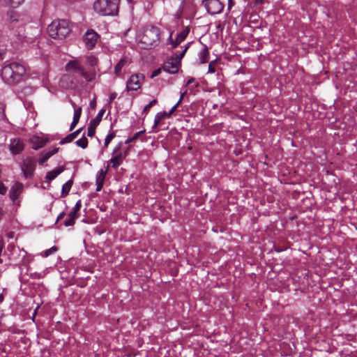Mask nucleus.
Segmentation results:
<instances>
[{
  "mask_svg": "<svg viewBox=\"0 0 357 357\" xmlns=\"http://www.w3.org/2000/svg\"><path fill=\"white\" fill-rule=\"evenodd\" d=\"M123 161V153H119L110 160V163L114 169H116Z\"/></svg>",
  "mask_w": 357,
  "mask_h": 357,
  "instance_id": "nucleus-21",
  "label": "nucleus"
},
{
  "mask_svg": "<svg viewBox=\"0 0 357 357\" xmlns=\"http://www.w3.org/2000/svg\"><path fill=\"white\" fill-rule=\"evenodd\" d=\"M71 24L67 20H56L47 26L49 36L56 40L66 38L71 32Z\"/></svg>",
  "mask_w": 357,
  "mask_h": 357,
  "instance_id": "nucleus-3",
  "label": "nucleus"
},
{
  "mask_svg": "<svg viewBox=\"0 0 357 357\" xmlns=\"http://www.w3.org/2000/svg\"><path fill=\"white\" fill-rule=\"evenodd\" d=\"M116 98V93H112L109 96V102H112L115 98Z\"/></svg>",
  "mask_w": 357,
  "mask_h": 357,
  "instance_id": "nucleus-42",
  "label": "nucleus"
},
{
  "mask_svg": "<svg viewBox=\"0 0 357 357\" xmlns=\"http://www.w3.org/2000/svg\"><path fill=\"white\" fill-rule=\"evenodd\" d=\"M119 0H96L93 3L95 12L102 16L116 15Z\"/></svg>",
  "mask_w": 357,
  "mask_h": 357,
  "instance_id": "nucleus-4",
  "label": "nucleus"
},
{
  "mask_svg": "<svg viewBox=\"0 0 357 357\" xmlns=\"http://www.w3.org/2000/svg\"><path fill=\"white\" fill-rule=\"evenodd\" d=\"M56 250H57V248L56 246H53L51 248L47 250L45 252V255L46 257H47V256L52 255V253H54V252H56Z\"/></svg>",
  "mask_w": 357,
  "mask_h": 357,
  "instance_id": "nucleus-34",
  "label": "nucleus"
},
{
  "mask_svg": "<svg viewBox=\"0 0 357 357\" xmlns=\"http://www.w3.org/2000/svg\"><path fill=\"white\" fill-rule=\"evenodd\" d=\"M64 171L63 167H59L56 169L48 172L46 174V179L48 181H52L58 175H59L61 173H62Z\"/></svg>",
  "mask_w": 357,
  "mask_h": 357,
  "instance_id": "nucleus-18",
  "label": "nucleus"
},
{
  "mask_svg": "<svg viewBox=\"0 0 357 357\" xmlns=\"http://www.w3.org/2000/svg\"><path fill=\"white\" fill-rule=\"evenodd\" d=\"M109 167V165H107L105 170L101 169L99 172L98 174L97 175L96 181H98L104 183V181H105V176H106V174H107V171Z\"/></svg>",
  "mask_w": 357,
  "mask_h": 357,
  "instance_id": "nucleus-27",
  "label": "nucleus"
},
{
  "mask_svg": "<svg viewBox=\"0 0 357 357\" xmlns=\"http://www.w3.org/2000/svg\"><path fill=\"white\" fill-rule=\"evenodd\" d=\"M6 190H7L6 188L3 184H1L0 185V194L1 195L6 194Z\"/></svg>",
  "mask_w": 357,
  "mask_h": 357,
  "instance_id": "nucleus-41",
  "label": "nucleus"
},
{
  "mask_svg": "<svg viewBox=\"0 0 357 357\" xmlns=\"http://www.w3.org/2000/svg\"><path fill=\"white\" fill-rule=\"evenodd\" d=\"M115 136H116V134H115L114 131H112V132H110L109 134L107 135V136L106 137V138L105 139V143H104L105 147H107L109 145L110 142L115 137Z\"/></svg>",
  "mask_w": 357,
  "mask_h": 357,
  "instance_id": "nucleus-30",
  "label": "nucleus"
},
{
  "mask_svg": "<svg viewBox=\"0 0 357 357\" xmlns=\"http://www.w3.org/2000/svg\"><path fill=\"white\" fill-rule=\"evenodd\" d=\"M128 63L127 58L124 57L120 59L117 64L114 66V73L116 75L119 76L121 73V70Z\"/></svg>",
  "mask_w": 357,
  "mask_h": 357,
  "instance_id": "nucleus-20",
  "label": "nucleus"
},
{
  "mask_svg": "<svg viewBox=\"0 0 357 357\" xmlns=\"http://www.w3.org/2000/svg\"><path fill=\"white\" fill-rule=\"evenodd\" d=\"M134 141V139H132V137H131L130 139H128L126 141V144H129L130 142Z\"/></svg>",
  "mask_w": 357,
  "mask_h": 357,
  "instance_id": "nucleus-48",
  "label": "nucleus"
},
{
  "mask_svg": "<svg viewBox=\"0 0 357 357\" xmlns=\"http://www.w3.org/2000/svg\"><path fill=\"white\" fill-rule=\"evenodd\" d=\"M25 73L26 69L23 65L13 62L2 68L1 76L7 84L14 85L22 80Z\"/></svg>",
  "mask_w": 357,
  "mask_h": 357,
  "instance_id": "nucleus-2",
  "label": "nucleus"
},
{
  "mask_svg": "<svg viewBox=\"0 0 357 357\" xmlns=\"http://www.w3.org/2000/svg\"><path fill=\"white\" fill-rule=\"evenodd\" d=\"M144 79L143 74H134L130 76L126 82L127 90L136 91L141 87V83Z\"/></svg>",
  "mask_w": 357,
  "mask_h": 357,
  "instance_id": "nucleus-8",
  "label": "nucleus"
},
{
  "mask_svg": "<svg viewBox=\"0 0 357 357\" xmlns=\"http://www.w3.org/2000/svg\"><path fill=\"white\" fill-rule=\"evenodd\" d=\"M145 132V130H142V131H139V132H136L134 136L132 137V139L135 140L136 139H137L142 134H143L144 132Z\"/></svg>",
  "mask_w": 357,
  "mask_h": 357,
  "instance_id": "nucleus-40",
  "label": "nucleus"
},
{
  "mask_svg": "<svg viewBox=\"0 0 357 357\" xmlns=\"http://www.w3.org/2000/svg\"><path fill=\"white\" fill-rule=\"evenodd\" d=\"M190 32V28L188 26L185 27L183 31H181L176 36L174 40L171 42L172 47L173 49L176 48L181 42H183L187 37Z\"/></svg>",
  "mask_w": 357,
  "mask_h": 357,
  "instance_id": "nucleus-14",
  "label": "nucleus"
},
{
  "mask_svg": "<svg viewBox=\"0 0 357 357\" xmlns=\"http://www.w3.org/2000/svg\"><path fill=\"white\" fill-rule=\"evenodd\" d=\"M71 103H72V105L73 106V107H75V104L71 101Z\"/></svg>",
  "mask_w": 357,
  "mask_h": 357,
  "instance_id": "nucleus-53",
  "label": "nucleus"
},
{
  "mask_svg": "<svg viewBox=\"0 0 357 357\" xmlns=\"http://www.w3.org/2000/svg\"><path fill=\"white\" fill-rule=\"evenodd\" d=\"M24 0H0L1 4L13 8L20 6Z\"/></svg>",
  "mask_w": 357,
  "mask_h": 357,
  "instance_id": "nucleus-22",
  "label": "nucleus"
},
{
  "mask_svg": "<svg viewBox=\"0 0 357 357\" xmlns=\"http://www.w3.org/2000/svg\"><path fill=\"white\" fill-rule=\"evenodd\" d=\"M96 191H100L101 189L102 188V186H103V183L102 182H100V181H96Z\"/></svg>",
  "mask_w": 357,
  "mask_h": 357,
  "instance_id": "nucleus-38",
  "label": "nucleus"
},
{
  "mask_svg": "<svg viewBox=\"0 0 357 357\" xmlns=\"http://www.w3.org/2000/svg\"><path fill=\"white\" fill-rule=\"evenodd\" d=\"M36 141H37V143L38 144L37 145H33V149H38L43 146H44L47 142H48L47 139H39V138H36Z\"/></svg>",
  "mask_w": 357,
  "mask_h": 357,
  "instance_id": "nucleus-29",
  "label": "nucleus"
},
{
  "mask_svg": "<svg viewBox=\"0 0 357 357\" xmlns=\"http://www.w3.org/2000/svg\"><path fill=\"white\" fill-rule=\"evenodd\" d=\"M59 149L54 148L51 151H43L40 153V160L38 164L43 165L51 156L56 154L59 151Z\"/></svg>",
  "mask_w": 357,
  "mask_h": 357,
  "instance_id": "nucleus-15",
  "label": "nucleus"
},
{
  "mask_svg": "<svg viewBox=\"0 0 357 357\" xmlns=\"http://www.w3.org/2000/svg\"><path fill=\"white\" fill-rule=\"evenodd\" d=\"M208 73H215V68L213 66V62H211L208 65Z\"/></svg>",
  "mask_w": 357,
  "mask_h": 357,
  "instance_id": "nucleus-39",
  "label": "nucleus"
},
{
  "mask_svg": "<svg viewBox=\"0 0 357 357\" xmlns=\"http://www.w3.org/2000/svg\"><path fill=\"white\" fill-rule=\"evenodd\" d=\"M36 162L31 158H27L23 160L22 170L26 178L31 177L36 169Z\"/></svg>",
  "mask_w": 357,
  "mask_h": 357,
  "instance_id": "nucleus-10",
  "label": "nucleus"
},
{
  "mask_svg": "<svg viewBox=\"0 0 357 357\" xmlns=\"http://www.w3.org/2000/svg\"><path fill=\"white\" fill-rule=\"evenodd\" d=\"M24 148V144L21 139L18 137L10 139L8 149L12 154L17 155L23 151Z\"/></svg>",
  "mask_w": 357,
  "mask_h": 357,
  "instance_id": "nucleus-11",
  "label": "nucleus"
},
{
  "mask_svg": "<svg viewBox=\"0 0 357 357\" xmlns=\"http://www.w3.org/2000/svg\"><path fill=\"white\" fill-rule=\"evenodd\" d=\"M160 73H161V69L160 68L155 69V70L153 71V73L151 74V78L155 77L159 75Z\"/></svg>",
  "mask_w": 357,
  "mask_h": 357,
  "instance_id": "nucleus-37",
  "label": "nucleus"
},
{
  "mask_svg": "<svg viewBox=\"0 0 357 357\" xmlns=\"http://www.w3.org/2000/svg\"><path fill=\"white\" fill-rule=\"evenodd\" d=\"M202 4L211 15L220 13L224 8V5L219 0H203Z\"/></svg>",
  "mask_w": 357,
  "mask_h": 357,
  "instance_id": "nucleus-7",
  "label": "nucleus"
},
{
  "mask_svg": "<svg viewBox=\"0 0 357 357\" xmlns=\"http://www.w3.org/2000/svg\"><path fill=\"white\" fill-rule=\"evenodd\" d=\"M96 127L97 126H94L93 124H91L89 123L88 128H87V135L89 137H93L95 135Z\"/></svg>",
  "mask_w": 357,
  "mask_h": 357,
  "instance_id": "nucleus-31",
  "label": "nucleus"
},
{
  "mask_svg": "<svg viewBox=\"0 0 357 357\" xmlns=\"http://www.w3.org/2000/svg\"><path fill=\"white\" fill-rule=\"evenodd\" d=\"M65 215H66L65 212H62V213H61L59 215V216L57 217V219H56V223L59 220H61V219L65 216Z\"/></svg>",
  "mask_w": 357,
  "mask_h": 357,
  "instance_id": "nucleus-43",
  "label": "nucleus"
},
{
  "mask_svg": "<svg viewBox=\"0 0 357 357\" xmlns=\"http://www.w3.org/2000/svg\"><path fill=\"white\" fill-rule=\"evenodd\" d=\"M105 109H102L99 111L98 114H97V116H96L95 119H92L91 121H90V123L91 124H93L96 126H98L99 125V123H100L101 120H102V116L105 113Z\"/></svg>",
  "mask_w": 357,
  "mask_h": 357,
  "instance_id": "nucleus-25",
  "label": "nucleus"
},
{
  "mask_svg": "<svg viewBox=\"0 0 357 357\" xmlns=\"http://www.w3.org/2000/svg\"><path fill=\"white\" fill-rule=\"evenodd\" d=\"M179 104L180 101H178L177 103L170 109V111L168 113L167 112V117H169L176 111Z\"/></svg>",
  "mask_w": 357,
  "mask_h": 357,
  "instance_id": "nucleus-36",
  "label": "nucleus"
},
{
  "mask_svg": "<svg viewBox=\"0 0 357 357\" xmlns=\"http://www.w3.org/2000/svg\"><path fill=\"white\" fill-rule=\"evenodd\" d=\"M75 144L77 146L82 149H86L88 146V139L84 135H83V137L81 139L75 142Z\"/></svg>",
  "mask_w": 357,
  "mask_h": 357,
  "instance_id": "nucleus-26",
  "label": "nucleus"
},
{
  "mask_svg": "<svg viewBox=\"0 0 357 357\" xmlns=\"http://www.w3.org/2000/svg\"><path fill=\"white\" fill-rule=\"evenodd\" d=\"M195 83V86L196 88L199 87V82H196L195 83V79L194 77H190L188 82H187V85L188 86H190L192 84H194Z\"/></svg>",
  "mask_w": 357,
  "mask_h": 357,
  "instance_id": "nucleus-35",
  "label": "nucleus"
},
{
  "mask_svg": "<svg viewBox=\"0 0 357 357\" xmlns=\"http://www.w3.org/2000/svg\"><path fill=\"white\" fill-rule=\"evenodd\" d=\"M119 149V146H117L114 149V153H116L118 151V150Z\"/></svg>",
  "mask_w": 357,
  "mask_h": 357,
  "instance_id": "nucleus-50",
  "label": "nucleus"
},
{
  "mask_svg": "<svg viewBox=\"0 0 357 357\" xmlns=\"http://www.w3.org/2000/svg\"><path fill=\"white\" fill-rule=\"evenodd\" d=\"M185 93H186V92L185 91V92H183V93H182L181 94V96H180V98H179V100H178V101H180V102H181L182 101V100L183 99V98H184V96H185Z\"/></svg>",
  "mask_w": 357,
  "mask_h": 357,
  "instance_id": "nucleus-46",
  "label": "nucleus"
},
{
  "mask_svg": "<svg viewBox=\"0 0 357 357\" xmlns=\"http://www.w3.org/2000/svg\"><path fill=\"white\" fill-rule=\"evenodd\" d=\"M23 185L21 183L16 182L10 188L9 192V197L14 204L17 200L20 195L22 192Z\"/></svg>",
  "mask_w": 357,
  "mask_h": 357,
  "instance_id": "nucleus-13",
  "label": "nucleus"
},
{
  "mask_svg": "<svg viewBox=\"0 0 357 357\" xmlns=\"http://www.w3.org/2000/svg\"><path fill=\"white\" fill-rule=\"evenodd\" d=\"M209 57V52L207 46L206 45H203L202 50L199 53V59L200 60L201 63H206L208 61Z\"/></svg>",
  "mask_w": 357,
  "mask_h": 357,
  "instance_id": "nucleus-16",
  "label": "nucleus"
},
{
  "mask_svg": "<svg viewBox=\"0 0 357 357\" xmlns=\"http://www.w3.org/2000/svg\"><path fill=\"white\" fill-rule=\"evenodd\" d=\"M234 5L232 0H228V8L230 9Z\"/></svg>",
  "mask_w": 357,
  "mask_h": 357,
  "instance_id": "nucleus-44",
  "label": "nucleus"
},
{
  "mask_svg": "<svg viewBox=\"0 0 357 357\" xmlns=\"http://www.w3.org/2000/svg\"><path fill=\"white\" fill-rule=\"evenodd\" d=\"M172 40H174L172 39V33H170V35H169V38H168V42H169V44H171V42H172Z\"/></svg>",
  "mask_w": 357,
  "mask_h": 357,
  "instance_id": "nucleus-47",
  "label": "nucleus"
},
{
  "mask_svg": "<svg viewBox=\"0 0 357 357\" xmlns=\"http://www.w3.org/2000/svg\"><path fill=\"white\" fill-rule=\"evenodd\" d=\"M82 130V128H79L75 130V132L68 135L66 137H64L60 141V144H64L66 143L71 142L74 139H75L77 137V135L80 133Z\"/></svg>",
  "mask_w": 357,
  "mask_h": 357,
  "instance_id": "nucleus-19",
  "label": "nucleus"
},
{
  "mask_svg": "<svg viewBox=\"0 0 357 357\" xmlns=\"http://www.w3.org/2000/svg\"><path fill=\"white\" fill-rule=\"evenodd\" d=\"M167 112H158L156 114L154 119V125L153 126V128H156L160 122L165 118H167Z\"/></svg>",
  "mask_w": 357,
  "mask_h": 357,
  "instance_id": "nucleus-24",
  "label": "nucleus"
},
{
  "mask_svg": "<svg viewBox=\"0 0 357 357\" xmlns=\"http://www.w3.org/2000/svg\"><path fill=\"white\" fill-rule=\"evenodd\" d=\"M82 206V203L80 200H78L77 203L75 204V206L73 207L72 211H70L68 214V220H66L63 222L64 226L66 227H70L73 226L75 223V219L77 218V213L80 210V208Z\"/></svg>",
  "mask_w": 357,
  "mask_h": 357,
  "instance_id": "nucleus-12",
  "label": "nucleus"
},
{
  "mask_svg": "<svg viewBox=\"0 0 357 357\" xmlns=\"http://www.w3.org/2000/svg\"><path fill=\"white\" fill-rule=\"evenodd\" d=\"M98 59L94 56H90L87 57V63L89 65L93 66L97 64Z\"/></svg>",
  "mask_w": 357,
  "mask_h": 357,
  "instance_id": "nucleus-32",
  "label": "nucleus"
},
{
  "mask_svg": "<svg viewBox=\"0 0 357 357\" xmlns=\"http://www.w3.org/2000/svg\"><path fill=\"white\" fill-rule=\"evenodd\" d=\"M157 103V100H151L148 105H146L144 109H143V112H148L149 110L150 109L151 107H152L153 105H155V104Z\"/></svg>",
  "mask_w": 357,
  "mask_h": 357,
  "instance_id": "nucleus-33",
  "label": "nucleus"
},
{
  "mask_svg": "<svg viewBox=\"0 0 357 357\" xmlns=\"http://www.w3.org/2000/svg\"><path fill=\"white\" fill-rule=\"evenodd\" d=\"M0 58H1V54H0Z\"/></svg>",
  "mask_w": 357,
  "mask_h": 357,
  "instance_id": "nucleus-54",
  "label": "nucleus"
},
{
  "mask_svg": "<svg viewBox=\"0 0 357 357\" xmlns=\"http://www.w3.org/2000/svg\"><path fill=\"white\" fill-rule=\"evenodd\" d=\"M189 47L190 43L186 45L184 50L180 54H177L176 53L174 57L167 59L162 66L163 70L171 74L176 73L181 66V60L184 56Z\"/></svg>",
  "mask_w": 357,
  "mask_h": 357,
  "instance_id": "nucleus-5",
  "label": "nucleus"
},
{
  "mask_svg": "<svg viewBox=\"0 0 357 357\" xmlns=\"http://www.w3.org/2000/svg\"><path fill=\"white\" fill-rule=\"evenodd\" d=\"M160 31L154 26H146L140 29L137 35L139 46L144 50H150L160 43Z\"/></svg>",
  "mask_w": 357,
  "mask_h": 357,
  "instance_id": "nucleus-1",
  "label": "nucleus"
},
{
  "mask_svg": "<svg viewBox=\"0 0 357 357\" xmlns=\"http://www.w3.org/2000/svg\"><path fill=\"white\" fill-rule=\"evenodd\" d=\"M68 72L75 73L84 78L86 81L90 82L94 78V74L87 73L84 66L81 65L78 60H71L65 66Z\"/></svg>",
  "mask_w": 357,
  "mask_h": 357,
  "instance_id": "nucleus-6",
  "label": "nucleus"
},
{
  "mask_svg": "<svg viewBox=\"0 0 357 357\" xmlns=\"http://www.w3.org/2000/svg\"><path fill=\"white\" fill-rule=\"evenodd\" d=\"M82 114V107H79L75 109L73 119L70 127V131H72L78 123Z\"/></svg>",
  "mask_w": 357,
  "mask_h": 357,
  "instance_id": "nucleus-17",
  "label": "nucleus"
},
{
  "mask_svg": "<svg viewBox=\"0 0 357 357\" xmlns=\"http://www.w3.org/2000/svg\"><path fill=\"white\" fill-rule=\"evenodd\" d=\"M73 181L72 179H70L63 185L61 195V197H65L68 195L73 185Z\"/></svg>",
  "mask_w": 357,
  "mask_h": 357,
  "instance_id": "nucleus-23",
  "label": "nucleus"
},
{
  "mask_svg": "<svg viewBox=\"0 0 357 357\" xmlns=\"http://www.w3.org/2000/svg\"><path fill=\"white\" fill-rule=\"evenodd\" d=\"M3 296L2 294H0V303L3 302Z\"/></svg>",
  "mask_w": 357,
  "mask_h": 357,
  "instance_id": "nucleus-49",
  "label": "nucleus"
},
{
  "mask_svg": "<svg viewBox=\"0 0 357 357\" xmlns=\"http://www.w3.org/2000/svg\"><path fill=\"white\" fill-rule=\"evenodd\" d=\"M8 16L9 20L11 22H15L18 21L19 14L14 10L9 11L8 13Z\"/></svg>",
  "mask_w": 357,
  "mask_h": 357,
  "instance_id": "nucleus-28",
  "label": "nucleus"
},
{
  "mask_svg": "<svg viewBox=\"0 0 357 357\" xmlns=\"http://www.w3.org/2000/svg\"><path fill=\"white\" fill-rule=\"evenodd\" d=\"M99 38L98 34L93 29L88 30L83 36V41L87 49H93Z\"/></svg>",
  "mask_w": 357,
  "mask_h": 357,
  "instance_id": "nucleus-9",
  "label": "nucleus"
},
{
  "mask_svg": "<svg viewBox=\"0 0 357 357\" xmlns=\"http://www.w3.org/2000/svg\"><path fill=\"white\" fill-rule=\"evenodd\" d=\"M264 0H256L257 3H262Z\"/></svg>",
  "mask_w": 357,
  "mask_h": 357,
  "instance_id": "nucleus-52",
  "label": "nucleus"
},
{
  "mask_svg": "<svg viewBox=\"0 0 357 357\" xmlns=\"http://www.w3.org/2000/svg\"><path fill=\"white\" fill-rule=\"evenodd\" d=\"M68 78H69V76L68 75H64L62 77L61 82L63 83L66 79H67Z\"/></svg>",
  "mask_w": 357,
  "mask_h": 357,
  "instance_id": "nucleus-45",
  "label": "nucleus"
},
{
  "mask_svg": "<svg viewBox=\"0 0 357 357\" xmlns=\"http://www.w3.org/2000/svg\"><path fill=\"white\" fill-rule=\"evenodd\" d=\"M90 105H91V107H94L96 106V103L93 102H91Z\"/></svg>",
  "mask_w": 357,
  "mask_h": 357,
  "instance_id": "nucleus-51",
  "label": "nucleus"
}]
</instances>
